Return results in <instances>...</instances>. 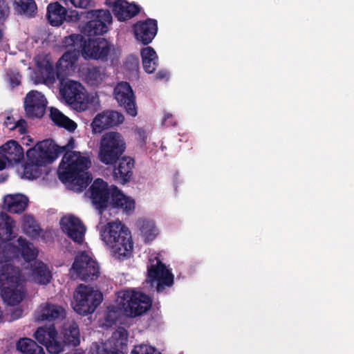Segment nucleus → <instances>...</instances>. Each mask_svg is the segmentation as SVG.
<instances>
[{"instance_id": "obj_1", "label": "nucleus", "mask_w": 354, "mask_h": 354, "mask_svg": "<svg viewBox=\"0 0 354 354\" xmlns=\"http://www.w3.org/2000/svg\"><path fill=\"white\" fill-rule=\"evenodd\" d=\"M74 148L73 138L62 147L50 140L38 142L26 151L27 162L24 165V176L29 180L39 178L42 174L41 167L52 163L64 153L57 170L59 179L63 183H68L71 190L82 192L92 180L91 174L88 171L91 163L88 158L82 156L80 152L72 151Z\"/></svg>"}, {"instance_id": "obj_2", "label": "nucleus", "mask_w": 354, "mask_h": 354, "mask_svg": "<svg viewBox=\"0 0 354 354\" xmlns=\"http://www.w3.org/2000/svg\"><path fill=\"white\" fill-rule=\"evenodd\" d=\"M91 198L100 215L108 207L110 196L112 208L122 210L127 215L135 209V201L124 195L118 187H115L111 194L106 182L102 178L95 179L89 188Z\"/></svg>"}, {"instance_id": "obj_3", "label": "nucleus", "mask_w": 354, "mask_h": 354, "mask_svg": "<svg viewBox=\"0 0 354 354\" xmlns=\"http://www.w3.org/2000/svg\"><path fill=\"white\" fill-rule=\"evenodd\" d=\"M100 236L115 258L124 260L131 256L133 248L131 232L120 221L108 223L100 230Z\"/></svg>"}, {"instance_id": "obj_4", "label": "nucleus", "mask_w": 354, "mask_h": 354, "mask_svg": "<svg viewBox=\"0 0 354 354\" xmlns=\"http://www.w3.org/2000/svg\"><path fill=\"white\" fill-rule=\"evenodd\" d=\"M21 277L20 270L10 264H4L0 268L1 295L10 305L19 304L24 297Z\"/></svg>"}, {"instance_id": "obj_5", "label": "nucleus", "mask_w": 354, "mask_h": 354, "mask_svg": "<svg viewBox=\"0 0 354 354\" xmlns=\"http://www.w3.org/2000/svg\"><path fill=\"white\" fill-rule=\"evenodd\" d=\"M126 150V142L118 132L105 133L100 141L99 160L106 165L115 164Z\"/></svg>"}, {"instance_id": "obj_6", "label": "nucleus", "mask_w": 354, "mask_h": 354, "mask_svg": "<svg viewBox=\"0 0 354 354\" xmlns=\"http://www.w3.org/2000/svg\"><path fill=\"white\" fill-rule=\"evenodd\" d=\"M102 300L103 295L100 291L80 284L74 293L73 309L81 315L92 314Z\"/></svg>"}, {"instance_id": "obj_7", "label": "nucleus", "mask_w": 354, "mask_h": 354, "mask_svg": "<svg viewBox=\"0 0 354 354\" xmlns=\"http://www.w3.org/2000/svg\"><path fill=\"white\" fill-rule=\"evenodd\" d=\"M119 306L124 313L130 317L142 315L151 307L152 301L147 295L136 291H124Z\"/></svg>"}, {"instance_id": "obj_8", "label": "nucleus", "mask_w": 354, "mask_h": 354, "mask_svg": "<svg viewBox=\"0 0 354 354\" xmlns=\"http://www.w3.org/2000/svg\"><path fill=\"white\" fill-rule=\"evenodd\" d=\"M150 261H152L151 259ZM156 261L155 264L151 263L147 266V277L146 281L151 286H153L156 283L155 288L156 291L162 292L165 288H170L173 286L174 276L159 258L155 257L153 261Z\"/></svg>"}, {"instance_id": "obj_9", "label": "nucleus", "mask_w": 354, "mask_h": 354, "mask_svg": "<svg viewBox=\"0 0 354 354\" xmlns=\"http://www.w3.org/2000/svg\"><path fill=\"white\" fill-rule=\"evenodd\" d=\"M59 94L67 104L75 109L84 111L87 109L88 96L84 88L76 81H61Z\"/></svg>"}, {"instance_id": "obj_10", "label": "nucleus", "mask_w": 354, "mask_h": 354, "mask_svg": "<svg viewBox=\"0 0 354 354\" xmlns=\"http://www.w3.org/2000/svg\"><path fill=\"white\" fill-rule=\"evenodd\" d=\"M71 271L77 278L88 282L98 279L100 271L97 261L88 256L86 252L77 255L72 265Z\"/></svg>"}, {"instance_id": "obj_11", "label": "nucleus", "mask_w": 354, "mask_h": 354, "mask_svg": "<svg viewBox=\"0 0 354 354\" xmlns=\"http://www.w3.org/2000/svg\"><path fill=\"white\" fill-rule=\"evenodd\" d=\"M34 337L41 344L46 346L51 354H59L67 346L61 339L54 324L41 326L34 333Z\"/></svg>"}, {"instance_id": "obj_12", "label": "nucleus", "mask_w": 354, "mask_h": 354, "mask_svg": "<svg viewBox=\"0 0 354 354\" xmlns=\"http://www.w3.org/2000/svg\"><path fill=\"white\" fill-rule=\"evenodd\" d=\"M91 20L83 27V33L89 38L93 36L102 35L109 28L108 24L112 22V16L109 10H95L87 13Z\"/></svg>"}, {"instance_id": "obj_13", "label": "nucleus", "mask_w": 354, "mask_h": 354, "mask_svg": "<svg viewBox=\"0 0 354 354\" xmlns=\"http://www.w3.org/2000/svg\"><path fill=\"white\" fill-rule=\"evenodd\" d=\"M113 95L120 106L131 117L138 114L135 93L127 82H120L114 88Z\"/></svg>"}, {"instance_id": "obj_14", "label": "nucleus", "mask_w": 354, "mask_h": 354, "mask_svg": "<svg viewBox=\"0 0 354 354\" xmlns=\"http://www.w3.org/2000/svg\"><path fill=\"white\" fill-rule=\"evenodd\" d=\"M111 44L104 38H88L83 48V57L106 62L111 50Z\"/></svg>"}, {"instance_id": "obj_15", "label": "nucleus", "mask_w": 354, "mask_h": 354, "mask_svg": "<svg viewBox=\"0 0 354 354\" xmlns=\"http://www.w3.org/2000/svg\"><path fill=\"white\" fill-rule=\"evenodd\" d=\"M47 100L37 91H30L24 99V110L28 118H41L46 113Z\"/></svg>"}, {"instance_id": "obj_16", "label": "nucleus", "mask_w": 354, "mask_h": 354, "mask_svg": "<svg viewBox=\"0 0 354 354\" xmlns=\"http://www.w3.org/2000/svg\"><path fill=\"white\" fill-rule=\"evenodd\" d=\"M60 227L63 232L75 243H83L86 227L79 218L73 215L64 216L60 221Z\"/></svg>"}, {"instance_id": "obj_17", "label": "nucleus", "mask_w": 354, "mask_h": 354, "mask_svg": "<svg viewBox=\"0 0 354 354\" xmlns=\"http://www.w3.org/2000/svg\"><path fill=\"white\" fill-rule=\"evenodd\" d=\"M133 30L136 39L143 45L150 44L158 31V22L153 19H147L138 21L133 26Z\"/></svg>"}, {"instance_id": "obj_18", "label": "nucleus", "mask_w": 354, "mask_h": 354, "mask_svg": "<svg viewBox=\"0 0 354 354\" xmlns=\"http://www.w3.org/2000/svg\"><path fill=\"white\" fill-rule=\"evenodd\" d=\"M124 118L116 111H104L98 113L91 123L93 131L100 133L103 130L123 122Z\"/></svg>"}, {"instance_id": "obj_19", "label": "nucleus", "mask_w": 354, "mask_h": 354, "mask_svg": "<svg viewBox=\"0 0 354 354\" xmlns=\"http://www.w3.org/2000/svg\"><path fill=\"white\" fill-rule=\"evenodd\" d=\"M135 161L129 156H122L113 165L112 176L114 181L120 185L129 183L133 178Z\"/></svg>"}, {"instance_id": "obj_20", "label": "nucleus", "mask_w": 354, "mask_h": 354, "mask_svg": "<svg viewBox=\"0 0 354 354\" xmlns=\"http://www.w3.org/2000/svg\"><path fill=\"white\" fill-rule=\"evenodd\" d=\"M106 4L120 21L131 19L140 11L138 6L129 3L125 0H106Z\"/></svg>"}, {"instance_id": "obj_21", "label": "nucleus", "mask_w": 354, "mask_h": 354, "mask_svg": "<svg viewBox=\"0 0 354 354\" xmlns=\"http://www.w3.org/2000/svg\"><path fill=\"white\" fill-rule=\"evenodd\" d=\"M0 155L9 163L16 164L24 159V151L17 141L10 140L0 147Z\"/></svg>"}, {"instance_id": "obj_22", "label": "nucleus", "mask_w": 354, "mask_h": 354, "mask_svg": "<svg viewBox=\"0 0 354 354\" xmlns=\"http://www.w3.org/2000/svg\"><path fill=\"white\" fill-rule=\"evenodd\" d=\"M29 201L25 195L8 194L3 198V208L10 213L21 214L28 207Z\"/></svg>"}, {"instance_id": "obj_23", "label": "nucleus", "mask_w": 354, "mask_h": 354, "mask_svg": "<svg viewBox=\"0 0 354 354\" xmlns=\"http://www.w3.org/2000/svg\"><path fill=\"white\" fill-rule=\"evenodd\" d=\"M59 335L67 347H76L80 343L79 326L74 321L64 323Z\"/></svg>"}, {"instance_id": "obj_24", "label": "nucleus", "mask_w": 354, "mask_h": 354, "mask_svg": "<svg viewBox=\"0 0 354 354\" xmlns=\"http://www.w3.org/2000/svg\"><path fill=\"white\" fill-rule=\"evenodd\" d=\"M67 10L58 1L53 2L47 6L46 19L53 26L59 27L67 20Z\"/></svg>"}, {"instance_id": "obj_25", "label": "nucleus", "mask_w": 354, "mask_h": 354, "mask_svg": "<svg viewBox=\"0 0 354 354\" xmlns=\"http://www.w3.org/2000/svg\"><path fill=\"white\" fill-rule=\"evenodd\" d=\"M15 221L6 213L0 214V239L7 242L16 237Z\"/></svg>"}, {"instance_id": "obj_26", "label": "nucleus", "mask_w": 354, "mask_h": 354, "mask_svg": "<svg viewBox=\"0 0 354 354\" xmlns=\"http://www.w3.org/2000/svg\"><path fill=\"white\" fill-rule=\"evenodd\" d=\"M64 316V310L62 307L46 303L44 306H41L39 319L41 321H55L62 319Z\"/></svg>"}, {"instance_id": "obj_27", "label": "nucleus", "mask_w": 354, "mask_h": 354, "mask_svg": "<svg viewBox=\"0 0 354 354\" xmlns=\"http://www.w3.org/2000/svg\"><path fill=\"white\" fill-rule=\"evenodd\" d=\"M142 66L147 73H153L158 65V57L154 49L150 46L143 48L141 51Z\"/></svg>"}, {"instance_id": "obj_28", "label": "nucleus", "mask_w": 354, "mask_h": 354, "mask_svg": "<svg viewBox=\"0 0 354 354\" xmlns=\"http://www.w3.org/2000/svg\"><path fill=\"white\" fill-rule=\"evenodd\" d=\"M13 8L18 15L28 18L35 17L37 11L35 0H13Z\"/></svg>"}, {"instance_id": "obj_29", "label": "nucleus", "mask_w": 354, "mask_h": 354, "mask_svg": "<svg viewBox=\"0 0 354 354\" xmlns=\"http://www.w3.org/2000/svg\"><path fill=\"white\" fill-rule=\"evenodd\" d=\"M37 66L39 69L44 84H54L55 82V76L59 79V70L55 72L53 65L49 61L44 60L42 62H37Z\"/></svg>"}, {"instance_id": "obj_30", "label": "nucleus", "mask_w": 354, "mask_h": 354, "mask_svg": "<svg viewBox=\"0 0 354 354\" xmlns=\"http://www.w3.org/2000/svg\"><path fill=\"white\" fill-rule=\"evenodd\" d=\"M50 117L56 125L64 128L71 132L74 131L77 128V124L64 115L57 109L51 108Z\"/></svg>"}, {"instance_id": "obj_31", "label": "nucleus", "mask_w": 354, "mask_h": 354, "mask_svg": "<svg viewBox=\"0 0 354 354\" xmlns=\"http://www.w3.org/2000/svg\"><path fill=\"white\" fill-rule=\"evenodd\" d=\"M16 346L17 349L23 354H45L43 347L30 338L20 339Z\"/></svg>"}, {"instance_id": "obj_32", "label": "nucleus", "mask_w": 354, "mask_h": 354, "mask_svg": "<svg viewBox=\"0 0 354 354\" xmlns=\"http://www.w3.org/2000/svg\"><path fill=\"white\" fill-rule=\"evenodd\" d=\"M87 40L80 34H72L65 37L63 46L68 50H78L83 56V48L86 45Z\"/></svg>"}, {"instance_id": "obj_33", "label": "nucleus", "mask_w": 354, "mask_h": 354, "mask_svg": "<svg viewBox=\"0 0 354 354\" xmlns=\"http://www.w3.org/2000/svg\"><path fill=\"white\" fill-rule=\"evenodd\" d=\"M35 279L38 283L46 285L52 279L51 272L46 264L42 261H36L32 270Z\"/></svg>"}, {"instance_id": "obj_34", "label": "nucleus", "mask_w": 354, "mask_h": 354, "mask_svg": "<svg viewBox=\"0 0 354 354\" xmlns=\"http://www.w3.org/2000/svg\"><path fill=\"white\" fill-rule=\"evenodd\" d=\"M81 53L78 50H68L58 60L56 67L57 70H69L75 64Z\"/></svg>"}, {"instance_id": "obj_35", "label": "nucleus", "mask_w": 354, "mask_h": 354, "mask_svg": "<svg viewBox=\"0 0 354 354\" xmlns=\"http://www.w3.org/2000/svg\"><path fill=\"white\" fill-rule=\"evenodd\" d=\"M17 249L21 252L25 261H30L36 259L37 257V251L32 248V245L30 242L20 236L17 239Z\"/></svg>"}, {"instance_id": "obj_36", "label": "nucleus", "mask_w": 354, "mask_h": 354, "mask_svg": "<svg viewBox=\"0 0 354 354\" xmlns=\"http://www.w3.org/2000/svg\"><path fill=\"white\" fill-rule=\"evenodd\" d=\"M23 230L32 237H37L41 231L34 217L31 215L26 214L22 218Z\"/></svg>"}, {"instance_id": "obj_37", "label": "nucleus", "mask_w": 354, "mask_h": 354, "mask_svg": "<svg viewBox=\"0 0 354 354\" xmlns=\"http://www.w3.org/2000/svg\"><path fill=\"white\" fill-rule=\"evenodd\" d=\"M138 225L146 241H151L155 239L157 234V229L153 221L140 219L138 221Z\"/></svg>"}, {"instance_id": "obj_38", "label": "nucleus", "mask_w": 354, "mask_h": 354, "mask_svg": "<svg viewBox=\"0 0 354 354\" xmlns=\"http://www.w3.org/2000/svg\"><path fill=\"white\" fill-rule=\"evenodd\" d=\"M84 79L87 84L97 86L103 80V75L99 67L92 66L86 68Z\"/></svg>"}, {"instance_id": "obj_39", "label": "nucleus", "mask_w": 354, "mask_h": 354, "mask_svg": "<svg viewBox=\"0 0 354 354\" xmlns=\"http://www.w3.org/2000/svg\"><path fill=\"white\" fill-rule=\"evenodd\" d=\"M131 354H161L155 347L147 344L136 346Z\"/></svg>"}, {"instance_id": "obj_40", "label": "nucleus", "mask_w": 354, "mask_h": 354, "mask_svg": "<svg viewBox=\"0 0 354 354\" xmlns=\"http://www.w3.org/2000/svg\"><path fill=\"white\" fill-rule=\"evenodd\" d=\"M97 354H123L122 352L115 348H111L107 344L97 346Z\"/></svg>"}, {"instance_id": "obj_41", "label": "nucleus", "mask_w": 354, "mask_h": 354, "mask_svg": "<svg viewBox=\"0 0 354 354\" xmlns=\"http://www.w3.org/2000/svg\"><path fill=\"white\" fill-rule=\"evenodd\" d=\"M70 2L74 7L82 9H87L93 5V0H64Z\"/></svg>"}, {"instance_id": "obj_42", "label": "nucleus", "mask_w": 354, "mask_h": 354, "mask_svg": "<svg viewBox=\"0 0 354 354\" xmlns=\"http://www.w3.org/2000/svg\"><path fill=\"white\" fill-rule=\"evenodd\" d=\"M138 59L137 57L131 56L127 57L124 63V68L129 71H135L138 69Z\"/></svg>"}, {"instance_id": "obj_43", "label": "nucleus", "mask_w": 354, "mask_h": 354, "mask_svg": "<svg viewBox=\"0 0 354 354\" xmlns=\"http://www.w3.org/2000/svg\"><path fill=\"white\" fill-rule=\"evenodd\" d=\"M10 8L6 0H0V20L8 17Z\"/></svg>"}, {"instance_id": "obj_44", "label": "nucleus", "mask_w": 354, "mask_h": 354, "mask_svg": "<svg viewBox=\"0 0 354 354\" xmlns=\"http://www.w3.org/2000/svg\"><path fill=\"white\" fill-rule=\"evenodd\" d=\"M8 76L10 84L12 87H15L20 84L21 75L18 73L11 72L8 73Z\"/></svg>"}, {"instance_id": "obj_45", "label": "nucleus", "mask_w": 354, "mask_h": 354, "mask_svg": "<svg viewBox=\"0 0 354 354\" xmlns=\"http://www.w3.org/2000/svg\"><path fill=\"white\" fill-rule=\"evenodd\" d=\"M16 129H18V131L20 135H24L27 133V122L24 119H19L16 121L15 123Z\"/></svg>"}, {"instance_id": "obj_46", "label": "nucleus", "mask_w": 354, "mask_h": 354, "mask_svg": "<svg viewBox=\"0 0 354 354\" xmlns=\"http://www.w3.org/2000/svg\"><path fill=\"white\" fill-rule=\"evenodd\" d=\"M136 134L137 136L138 140L144 145L147 142V134L144 129L142 128H138L136 129Z\"/></svg>"}, {"instance_id": "obj_47", "label": "nucleus", "mask_w": 354, "mask_h": 354, "mask_svg": "<svg viewBox=\"0 0 354 354\" xmlns=\"http://www.w3.org/2000/svg\"><path fill=\"white\" fill-rule=\"evenodd\" d=\"M162 123L167 126H174L176 124L173 115L169 113L165 114Z\"/></svg>"}, {"instance_id": "obj_48", "label": "nucleus", "mask_w": 354, "mask_h": 354, "mask_svg": "<svg viewBox=\"0 0 354 354\" xmlns=\"http://www.w3.org/2000/svg\"><path fill=\"white\" fill-rule=\"evenodd\" d=\"M15 123L16 121L12 116H7L4 121L5 126L11 131L16 129Z\"/></svg>"}, {"instance_id": "obj_49", "label": "nucleus", "mask_w": 354, "mask_h": 354, "mask_svg": "<svg viewBox=\"0 0 354 354\" xmlns=\"http://www.w3.org/2000/svg\"><path fill=\"white\" fill-rule=\"evenodd\" d=\"M169 73L166 70H161V71H159L156 74V80H168L169 79Z\"/></svg>"}, {"instance_id": "obj_50", "label": "nucleus", "mask_w": 354, "mask_h": 354, "mask_svg": "<svg viewBox=\"0 0 354 354\" xmlns=\"http://www.w3.org/2000/svg\"><path fill=\"white\" fill-rule=\"evenodd\" d=\"M23 313V310L21 308L15 309L12 313V317L13 319L19 318Z\"/></svg>"}, {"instance_id": "obj_51", "label": "nucleus", "mask_w": 354, "mask_h": 354, "mask_svg": "<svg viewBox=\"0 0 354 354\" xmlns=\"http://www.w3.org/2000/svg\"><path fill=\"white\" fill-rule=\"evenodd\" d=\"M118 333L120 334V337L121 338H123L124 336H125V337H127V330L122 328V327H120L118 328Z\"/></svg>"}, {"instance_id": "obj_52", "label": "nucleus", "mask_w": 354, "mask_h": 354, "mask_svg": "<svg viewBox=\"0 0 354 354\" xmlns=\"http://www.w3.org/2000/svg\"><path fill=\"white\" fill-rule=\"evenodd\" d=\"M6 167V162L0 158V171L3 170Z\"/></svg>"}, {"instance_id": "obj_53", "label": "nucleus", "mask_w": 354, "mask_h": 354, "mask_svg": "<svg viewBox=\"0 0 354 354\" xmlns=\"http://www.w3.org/2000/svg\"><path fill=\"white\" fill-rule=\"evenodd\" d=\"M8 179V176L4 174H0V183H3Z\"/></svg>"}, {"instance_id": "obj_54", "label": "nucleus", "mask_w": 354, "mask_h": 354, "mask_svg": "<svg viewBox=\"0 0 354 354\" xmlns=\"http://www.w3.org/2000/svg\"><path fill=\"white\" fill-rule=\"evenodd\" d=\"M80 19V17H79L78 12H76V15H75V21H77V20H79Z\"/></svg>"}, {"instance_id": "obj_55", "label": "nucleus", "mask_w": 354, "mask_h": 354, "mask_svg": "<svg viewBox=\"0 0 354 354\" xmlns=\"http://www.w3.org/2000/svg\"><path fill=\"white\" fill-rule=\"evenodd\" d=\"M28 141H30V142H32V138H30V137H28Z\"/></svg>"}]
</instances>
